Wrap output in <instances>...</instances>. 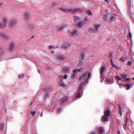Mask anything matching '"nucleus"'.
Instances as JSON below:
<instances>
[{"mask_svg": "<svg viewBox=\"0 0 134 134\" xmlns=\"http://www.w3.org/2000/svg\"><path fill=\"white\" fill-rule=\"evenodd\" d=\"M119 112L120 116H121L122 115V109L120 105L119 106Z\"/></svg>", "mask_w": 134, "mask_h": 134, "instance_id": "19", "label": "nucleus"}, {"mask_svg": "<svg viewBox=\"0 0 134 134\" xmlns=\"http://www.w3.org/2000/svg\"><path fill=\"white\" fill-rule=\"evenodd\" d=\"M121 76L123 79H125L126 78V75L123 74H122L121 75Z\"/></svg>", "mask_w": 134, "mask_h": 134, "instance_id": "27", "label": "nucleus"}, {"mask_svg": "<svg viewBox=\"0 0 134 134\" xmlns=\"http://www.w3.org/2000/svg\"><path fill=\"white\" fill-rule=\"evenodd\" d=\"M83 9L82 8H79L76 9L74 10L72 9V11L71 12L72 13H74L77 12H82L83 11Z\"/></svg>", "mask_w": 134, "mask_h": 134, "instance_id": "7", "label": "nucleus"}, {"mask_svg": "<svg viewBox=\"0 0 134 134\" xmlns=\"http://www.w3.org/2000/svg\"><path fill=\"white\" fill-rule=\"evenodd\" d=\"M111 64L112 65V67H114L116 68H119V67L118 66L116 65L115 64H114L113 63V61L112 60V59H111Z\"/></svg>", "mask_w": 134, "mask_h": 134, "instance_id": "22", "label": "nucleus"}, {"mask_svg": "<svg viewBox=\"0 0 134 134\" xmlns=\"http://www.w3.org/2000/svg\"><path fill=\"white\" fill-rule=\"evenodd\" d=\"M49 96V95H48V94H46V96H45V98H48V97Z\"/></svg>", "mask_w": 134, "mask_h": 134, "instance_id": "47", "label": "nucleus"}, {"mask_svg": "<svg viewBox=\"0 0 134 134\" xmlns=\"http://www.w3.org/2000/svg\"><path fill=\"white\" fill-rule=\"evenodd\" d=\"M62 76H60V77H59V79H61V78H62Z\"/></svg>", "mask_w": 134, "mask_h": 134, "instance_id": "52", "label": "nucleus"}, {"mask_svg": "<svg viewBox=\"0 0 134 134\" xmlns=\"http://www.w3.org/2000/svg\"><path fill=\"white\" fill-rule=\"evenodd\" d=\"M51 52L52 54H53L54 53V51H52Z\"/></svg>", "mask_w": 134, "mask_h": 134, "instance_id": "53", "label": "nucleus"}, {"mask_svg": "<svg viewBox=\"0 0 134 134\" xmlns=\"http://www.w3.org/2000/svg\"><path fill=\"white\" fill-rule=\"evenodd\" d=\"M86 12L88 15H92V13L91 11L90 10L87 11Z\"/></svg>", "mask_w": 134, "mask_h": 134, "instance_id": "29", "label": "nucleus"}, {"mask_svg": "<svg viewBox=\"0 0 134 134\" xmlns=\"http://www.w3.org/2000/svg\"><path fill=\"white\" fill-rule=\"evenodd\" d=\"M127 64L129 66H130L131 64V63L130 61H129L127 62Z\"/></svg>", "mask_w": 134, "mask_h": 134, "instance_id": "40", "label": "nucleus"}, {"mask_svg": "<svg viewBox=\"0 0 134 134\" xmlns=\"http://www.w3.org/2000/svg\"><path fill=\"white\" fill-rule=\"evenodd\" d=\"M107 82L109 84H111L113 83L114 82V80H110L109 78H107V79L106 80Z\"/></svg>", "mask_w": 134, "mask_h": 134, "instance_id": "15", "label": "nucleus"}, {"mask_svg": "<svg viewBox=\"0 0 134 134\" xmlns=\"http://www.w3.org/2000/svg\"><path fill=\"white\" fill-rule=\"evenodd\" d=\"M0 37L7 39L8 38L7 36L3 32L0 33Z\"/></svg>", "mask_w": 134, "mask_h": 134, "instance_id": "14", "label": "nucleus"}, {"mask_svg": "<svg viewBox=\"0 0 134 134\" xmlns=\"http://www.w3.org/2000/svg\"><path fill=\"white\" fill-rule=\"evenodd\" d=\"M65 27L66 26L63 25L59 26L58 27L59 30L60 31H62L64 28H65Z\"/></svg>", "mask_w": 134, "mask_h": 134, "instance_id": "20", "label": "nucleus"}, {"mask_svg": "<svg viewBox=\"0 0 134 134\" xmlns=\"http://www.w3.org/2000/svg\"><path fill=\"white\" fill-rule=\"evenodd\" d=\"M77 70H74L72 73L71 77L72 79L75 78L76 76V74L77 73Z\"/></svg>", "mask_w": 134, "mask_h": 134, "instance_id": "11", "label": "nucleus"}, {"mask_svg": "<svg viewBox=\"0 0 134 134\" xmlns=\"http://www.w3.org/2000/svg\"><path fill=\"white\" fill-rule=\"evenodd\" d=\"M83 86L81 85H79L78 92L76 94V97L78 98H80L82 95L83 92L81 90L83 88Z\"/></svg>", "mask_w": 134, "mask_h": 134, "instance_id": "2", "label": "nucleus"}, {"mask_svg": "<svg viewBox=\"0 0 134 134\" xmlns=\"http://www.w3.org/2000/svg\"><path fill=\"white\" fill-rule=\"evenodd\" d=\"M91 76L90 72L88 73L87 71L83 73L79 78V81L82 82L79 85L83 86V87L86 83H88V80L90 79Z\"/></svg>", "mask_w": 134, "mask_h": 134, "instance_id": "1", "label": "nucleus"}, {"mask_svg": "<svg viewBox=\"0 0 134 134\" xmlns=\"http://www.w3.org/2000/svg\"><path fill=\"white\" fill-rule=\"evenodd\" d=\"M60 10L65 13H70L72 11V9H69L68 8H60Z\"/></svg>", "mask_w": 134, "mask_h": 134, "instance_id": "6", "label": "nucleus"}, {"mask_svg": "<svg viewBox=\"0 0 134 134\" xmlns=\"http://www.w3.org/2000/svg\"><path fill=\"white\" fill-rule=\"evenodd\" d=\"M116 20V18L114 16H112L110 20V21L111 22H112L113 21H114L115 20Z\"/></svg>", "mask_w": 134, "mask_h": 134, "instance_id": "26", "label": "nucleus"}, {"mask_svg": "<svg viewBox=\"0 0 134 134\" xmlns=\"http://www.w3.org/2000/svg\"><path fill=\"white\" fill-rule=\"evenodd\" d=\"M30 113L33 115L34 116V115H35V111H31L30 112Z\"/></svg>", "mask_w": 134, "mask_h": 134, "instance_id": "34", "label": "nucleus"}, {"mask_svg": "<svg viewBox=\"0 0 134 134\" xmlns=\"http://www.w3.org/2000/svg\"><path fill=\"white\" fill-rule=\"evenodd\" d=\"M126 126L125 125L123 126L124 129L125 130H126Z\"/></svg>", "mask_w": 134, "mask_h": 134, "instance_id": "46", "label": "nucleus"}, {"mask_svg": "<svg viewBox=\"0 0 134 134\" xmlns=\"http://www.w3.org/2000/svg\"><path fill=\"white\" fill-rule=\"evenodd\" d=\"M115 77L119 80H121V78L118 76H115Z\"/></svg>", "mask_w": 134, "mask_h": 134, "instance_id": "38", "label": "nucleus"}, {"mask_svg": "<svg viewBox=\"0 0 134 134\" xmlns=\"http://www.w3.org/2000/svg\"><path fill=\"white\" fill-rule=\"evenodd\" d=\"M53 47V46H49V48H52Z\"/></svg>", "mask_w": 134, "mask_h": 134, "instance_id": "49", "label": "nucleus"}, {"mask_svg": "<svg viewBox=\"0 0 134 134\" xmlns=\"http://www.w3.org/2000/svg\"><path fill=\"white\" fill-rule=\"evenodd\" d=\"M59 85L63 87H65L66 84L63 82L61 80L59 82Z\"/></svg>", "mask_w": 134, "mask_h": 134, "instance_id": "17", "label": "nucleus"}, {"mask_svg": "<svg viewBox=\"0 0 134 134\" xmlns=\"http://www.w3.org/2000/svg\"><path fill=\"white\" fill-rule=\"evenodd\" d=\"M63 70L65 73H69L70 72V68L69 67H65L63 68Z\"/></svg>", "mask_w": 134, "mask_h": 134, "instance_id": "12", "label": "nucleus"}, {"mask_svg": "<svg viewBox=\"0 0 134 134\" xmlns=\"http://www.w3.org/2000/svg\"><path fill=\"white\" fill-rule=\"evenodd\" d=\"M104 1H105V2H106L107 3H108V2H109L108 0H104Z\"/></svg>", "mask_w": 134, "mask_h": 134, "instance_id": "50", "label": "nucleus"}, {"mask_svg": "<svg viewBox=\"0 0 134 134\" xmlns=\"http://www.w3.org/2000/svg\"><path fill=\"white\" fill-rule=\"evenodd\" d=\"M104 131V130L102 127H100L99 129L98 133L100 134L103 133Z\"/></svg>", "mask_w": 134, "mask_h": 134, "instance_id": "21", "label": "nucleus"}, {"mask_svg": "<svg viewBox=\"0 0 134 134\" xmlns=\"http://www.w3.org/2000/svg\"><path fill=\"white\" fill-rule=\"evenodd\" d=\"M15 46V44L14 42H12L10 45V51H12L14 49V48Z\"/></svg>", "mask_w": 134, "mask_h": 134, "instance_id": "13", "label": "nucleus"}, {"mask_svg": "<svg viewBox=\"0 0 134 134\" xmlns=\"http://www.w3.org/2000/svg\"><path fill=\"white\" fill-rule=\"evenodd\" d=\"M109 57L110 58V60H111V59H112V58L113 57V55L112 53H111L110 55H109Z\"/></svg>", "mask_w": 134, "mask_h": 134, "instance_id": "30", "label": "nucleus"}, {"mask_svg": "<svg viewBox=\"0 0 134 134\" xmlns=\"http://www.w3.org/2000/svg\"><path fill=\"white\" fill-rule=\"evenodd\" d=\"M38 72L39 73H40V71L39 70H38Z\"/></svg>", "mask_w": 134, "mask_h": 134, "instance_id": "56", "label": "nucleus"}, {"mask_svg": "<svg viewBox=\"0 0 134 134\" xmlns=\"http://www.w3.org/2000/svg\"><path fill=\"white\" fill-rule=\"evenodd\" d=\"M17 20L16 19H11L10 24V26L12 27L13 26L15 25L17 23Z\"/></svg>", "mask_w": 134, "mask_h": 134, "instance_id": "8", "label": "nucleus"}, {"mask_svg": "<svg viewBox=\"0 0 134 134\" xmlns=\"http://www.w3.org/2000/svg\"><path fill=\"white\" fill-rule=\"evenodd\" d=\"M125 79L126 81H128L130 80V78H126Z\"/></svg>", "mask_w": 134, "mask_h": 134, "instance_id": "42", "label": "nucleus"}, {"mask_svg": "<svg viewBox=\"0 0 134 134\" xmlns=\"http://www.w3.org/2000/svg\"><path fill=\"white\" fill-rule=\"evenodd\" d=\"M34 37V36H32V37Z\"/></svg>", "mask_w": 134, "mask_h": 134, "instance_id": "58", "label": "nucleus"}, {"mask_svg": "<svg viewBox=\"0 0 134 134\" xmlns=\"http://www.w3.org/2000/svg\"><path fill=\"white\" fill-rule=\"evenodd\" d=\"M129 37H130V38H131L132 37V34H131V33H130L129 34Z\"/></svg>", "mask_w": 134, "mask_h": 134, "instance_id": "45", "label": "nucleus"}, {"mask_svg": "<svg viewBox=\"0 0 134 134\" xmlns=\"http://www.w3.org/2000/svg\"><path fill=\"white\" fill-rule=\"evenodd\" d=\"M118 131L119 132V133L118 134H120V132L119 130H118Z\"/></svg>", "mask_w": 134, "mask_h": 134, "instance_id": "55", "label": "nucleus"}, {"mask_svg": "<svg viewBox=\"0 0 134 134\" xmlns=\"http://www.w3.org/2000/svg\"><path fill=\"white\" fill-rule=\"evenodd\" d=\"M105 69V68L104 66H103L100 69V74L103 75V72Z\"/></svg>", "mask_w": 134, "mask_h": 134, "instance_id": "18", "label": "nucleus"}, {"mask_svg": "<svg viewBox=\"0 0 134 134\" xmlns=\"http://www.w3.org/2000/svg\"><path fill=\"white\" fill-rule=\"evenodd\" d=\"M3 3H0V6L1 5H3Z\"/></svg>", "mask_w": 134, "mask_h": 134, "instance_id": "54", "label": "nucleus"}, {"mask_svg": "<svg viewBox=\"0 0 134 134\" xmlns=\"http://www.w3.org/2000/svg\"><path fill=\"white\" fill-rule=\"evenodd\" d=\"M72 35L74 36H76L78 35L77 31L76 29H75L72 32Z\"/></svg>", "mask_w": 134, "mask_h": 134, "instance_id": "16", "label": "nucleus"}, {"mask_svg": "<svg viewBox=\"0 0 134 134\" xmlns=\"http://www.w3.org/2000/svg\"><path fill=\"white\" fill-rule=\"evenodd\" d=\"M88 20V18H87V16H86L85 19V20L86 21H87Z\"/></svg>", "mask_w": 134, "mask_h": 134, "instance_id": "44", "label": "nucleus"}, {"mask_svg": "<svg viewBox=\"0 0 134 134\" xmlns=\"http://www.w3.org/2000/svg\"><path fill=\"white\" fill-rule=\"evenodd\" d=\"M63 78L64 79H66L68 78V76L66 74L64 75Z\"/></svg>", "mask_w": 134, "mask_h": 134, "instance_id": "39", "label": "nucleus"}, {"mask_svg": "<svg viewBox=\"0 0 134 134\" xmlns=\"http://www.w3.org/2000/svg\"><path fill=\"white\" fill-rule=\"evenodd\" d=\"M104 20L105 22L107 21V17L105 16L104 17Z\"/></svg>", "mask_w": 134, "mask_h": 134, "instance_id": "36", "label": "nucleus"}, {"mask_svg": "<svg viewBox=\"0 0 134 134\" xmlns=\"http://www.w3.org/2000/svg\"><path fill=\"white\" fill-rule=\"evenodd\" d=\"M125 86L126 88V89L127 90H128L130 88L131 85L130 84H126L125 85Z\"/></svg>", "mask_w": 134, "mask_h": 134, "instance_id": "23", "label": "nucleus"}, {"mask_svg": "<svg viewBox=\"0 0 134 134\" xmlns=\"http://www.w3.org/2000/svg\"><path fill=\"white\" fill-rule=\"evenodd\" d=\"M80 56L81 59H83L84 54L83 53H81L80 54Z\"/></svg>", "mask_w": 134, "mask_h": 134, "instance_id": "35", "label": "nucleus"}, {"mask_svg": "<svg viewBox=\"0 0 134 134\" xmlns=\"http://www.w3.org/2000/svg\"><path fill=\"white\" fill-rule=\"evenodd\" d=\"M120 60L121 61H122L124 62L125 61L124 59V57L122 56L121 57V58L120 59Z\"/></svg>", "mask_w": 134, "mask_h": 134, "instance_id": "33", "label": "nucleus"}, {"mask_svg": "<svg viewBox=\"0 0 134 134\" xmlns=\"http://www.w3.org/2000/svg\"><path fill=\"white\" fill-rule=\"evenodd\" d=\"M110 115V112L108 110H107L105 111L104 113V115L102 116L103 120L104 121H109L108 116Z\"/></svg>", "mask_w": 134, "mask_h": 134, "instance_id": "3", "label": "nucleus"}, {"mask_svg": "<svg viewBox=\"0 0 134 134\" xmlns=\"http://www.w3.org/2000/svg\"><path fill=\"white\" fill-rule=\"evenodd\" d=\"M103 75H101V74H100V79L102 81H103L104 80V78L103 77Z\"/></svg>", "mask_w": 134, "mask_h": 134, "instance_id": "28", "label": "nucleus"}, {"mask_svg": "<svg viewBox=\"0 0 134 134\" xmlns=\"http://www.w3.org/2000/svg\"><path fill=\"white\" fill-rule=\"evenodd\" d=\"M132 79L134 80V77L132 78Z\"/></svg>", "mask_w": 134, "mask_h": 134, "instance_id": "57", "label": "nucleus"}, {"mask_svg": "<svg viewBox=\"0 0 134 134\" xmlns=\"http://www.w3.org/2000/svg\"><path fill=\"white\" fill-rule=\"evenodd\" d=\"M43 116V112L42 111L41 113V114L40 115V116L41 117H42Z\"/></svg>", "mask_w": 134, "mask_h": 134, "instance_id": "48", "label": "nucleus"}, {"mask_svg": "<svg viewBox=\"0 0 134 134\" xmlns=\"http://www.w3.org/2000/svg\"><path fill=\"white\" fill-rule=\"evenodd\" d=\"M4 125L3 124H0V129L3 131V128L4 127Z\"/></svg>", "mask_w": 134, "mask_h": 134, "instance_id": "24", "label": "nucleus"}, {"mask_svg": "<svg viewBox=\"0 0 134 134\" xmlns=\"http://www.w3.org/2000/svg\"><path fill=\"white\" fill-rule=\"evenodd\" d=\"M92 25L94 28L92 29V31L93 33H96L98 31V28L100 26V25L96 22L93 23Z\"/></svg>", "mask_w": 134, "mask_h": 134, "instance_id": "4", "label": "nucleus"}, {"mask_svg": "<svg viewBox=\"0 0 134 134\" xmlns=\"http://www.w3.org/2000/svg\"><path fill=\"white\" fill-rule=\"evenodd\" d=\"M65 58V56L62 54H59L56 56V59L59 61H63Z\"/></svg>", "mask_w": 134, "mask_h": 134, "instance_id": "5", "label": "nucleus"}, {"mask_svg": "<svg viewBox=\"0 0 134 134\" xmlns=\"http://www.w3.org/2000/svg\"><path fill=\"white\" fill-rule=\"evenodd\" d=\"M96 134V132H95L92 133L90 134Z\"/></svg>", "mask_w": 134, "mask_h": 134, "instance_id": "51", "label": "nucleus"}, {"mask_svg": "<svg viewBox=\"0 0 134 134\" xmlns=\"http://www.w3.org/2000/svg\"><path fill=\"white\" fill-rule=\"evenodd\" d=\"M62 109L61 108H58V109L57 113H60L62 111Z\"/></svg>", "mask_w": 134, "mask_h": 134, "instance_id": "31", "label": "nucleus"}, {"mask_svg": "<svg viewBox=\"0 0 134 134\" xmlns=\"http://www.w3.org/2000/svg\"><path fill=\"white\" fill-rule=\"evenodd\" d=\"M83 22H79L76 23L75 25L79 28H81L83 26Z\"/></svg>", "mask_w": 134, "mask_h": 134, "instance_id": "10", "label": "nucleus"}, {"mask_svg": "<svg viewBox=\"0 0 134 134\" xmlns=\"http://www.w3.org/2000/svg\"><path fill=\"white\" fill-rule=\"evenodd\" d=\"M127 122H128V120L127 119H126V120L124 124V125H125L126 126L127 125Z\"/></svg>", "mask_w": 134, "mask_h": 134, "instance_id": "37", "label": "nucleus"}, {"mask_svg": "<svg viewBox=\"0 0 134 134\" xmlns=\"http://www.w3.org/2000/svg\"><path fill=\"white\" fill-rule=\"evenodd\" d=\"M68 100V98L66 97H64L62 99H60L59 102L60 104L61 105L63 104L64 103L65 101H66Z\"/></svg>", "mask_w": 134, "mask_h": 134, "instance_id": "9", "label": "nucleus"}, {"mask_svg": "<svg viewBox=\"0 0 134 134\" xmlns=\"http://www.w3.org/2000/svg\"><path fill=\"white\" fill-rule=\"evenodd\" d=\"M29 15V14L28 13H26L25 14V16L27 18Z\"/></svg>", "mask_w": 134, "mask_h": 134, "instance_id": "43", "label": "nucleus"}, {"mask_svg": "<svg viewBox=\"0 0 134 134\" xmlns=\"http://www.w3.org/2000/svg\"><path fill=\"white\" fill-rule=\"evenodd\" d=\"M74 19L75 21H76L79 20L80 18L77 16H75L74 17Z\"/></svg>", "mask_w": 134, "mask_h": 134, "instance_id": "25", "label": "nucleus"}, {"mask_svg": "<svg viewBox=\"0 0 134 134\" xmlns=\"http://www.w3.org/2000/svg\"><path fill=\"white\" fill-rule=\"evenodd\" d=\"M23 76H24L23 75V74H21V75H19V77L20 78H21L23 77Z\"/></svg>", "mask_w": 134, "mask_h": 134, "instance_id": "41", "label": "nucleus"}, {"mask_svg": "<svg viewBox=\"0 0 134 134\" xmlns=\"http://www.w3.org/2000/svg\"><path fill=\"white\" fill-rule=\"evenodd\" d=\"M70 45H68L67 46L65 45V44L63 45L62 46V47L64 48H67L68 46H69Z\"/></svg>", "mask_w": 134, "mask_h": 134, "instance_id": "32", "label": "nucleus"}]
</instances>
